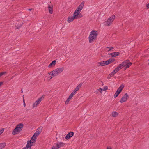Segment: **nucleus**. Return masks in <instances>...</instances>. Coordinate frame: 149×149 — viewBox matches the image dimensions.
<instances>
[{
    "mask_svg": "<svg viewBox=\"0 0 149 149\" xmlns=\"http://www.w3.org/2000/svg\"><path fill=\"white\" fill-rule=\"evenodd\" d=\"M23 127V124L22 123L17 125L13 130L12 132V134L13 135H15L16 134H17L22 130Z\"/></svg>",
    "mask_w": 149,
    "mask_h": 149,
    "instance_id": "obj_1",
    "label": "nucleus"
},
{
    "mask_svg": "<svg viewBox=\"0 0 149 149\" xmlns=\"http://www.w3.org/2000/svg\"><path fill=\"white\" fill-rule=\"evenodd\" d=\"M132 64V63L130 62L128 60H125L121 64H120L122 68L123 67H125V69L128 68Z\"/></svg>",
    "mask_w": 149,
    "mask_h": 149,
    "instance_id": "obj_2",
    "label": "nucleus"
},
{
    "mask_svg": "<svg viewBox=\"0 0 149 149\" xmlns=\"http://www.w3.org/2000/svg\"><path fill=\"white\" fill-rule=\"evenodd\" d=\"M115 18V15H112L109 18L107 21H105V25L107 26H110L114 20Z\"/></svg>",
    "mask_w": 149,
    "mask_h": 149,
    "instance_id": "obj_3",
    "label": "nucleus"
},
{
    "mask_svg": "<svg viewBox=\"0 0 149 149\" xmlns=\"http://www.w3.org/2000/svg\"><path fill=\"white\" fill-rule=\"evenodd\" d=\"M42 127L40 126L37 129V131L34 133L33 136L34 138L36 139L37 137L42 132Z\"/></svg>",
    "mask_w": 149,
    "mask_h": 149,
    "instance_id": "obj_4",
    "label": "nucleus"
},
{
    "mask_svg": "<svg viewBox=\"0 0 149 149\" xmlns=\"http://www.w3.org/2000/svg\"><path fill=\"white\" fill-rule=\"evenodd\" d=\"M124 87V85H122L119 87L114 95V97L115 98L116 97L120 94L123 90V88Z\"/></svg>",
    "mask_w": 149,
    "mask_h": 149,
    "instance_id": "obj_5",
    "label": "nucleus"
},
{
    "mask_svg": "<svg viewBox=\"0 0 149 149\" xmlns=\"http://www.w3.org/2000/svg\"><path fill=\"white\" fill-rule=\"evenodd\" d=\"M129 97V95L127 93H125L120 100L121 103L126 102Z\"/></svg>",
    "mask_w": 149,
    "mask_h": 149,
    "instance_id": "obj_6",
    "label": "nucleus"
},
{
    "mask_svg": "<svg viewBox=\"0 0 149 149\" xmlns=\"http://www.w3.org/2000/svg\"><path fill=\"white\" fill-rule=\"evenodd\" d=\"M65 143L62 142H58L57 143H55L54 146L56 147V149H59V148L61 147H63L65 145Z\"/></svg>",
    "mask_w": 149,
    "mask_h": 149,
    "instance_id": "obj_7",
    "label": "nucleus"
},
{
    "mask_svg": "<svg viewBox=\"0 0 149 149\" xmlns=\"http://www.w3.org/2000/svg\"><path fill=\"white\" fill-rule=\"evenodd\" d=\"M74 132H70L66 135L65 138L66 140H68L72 137L74 135Z\"/></svg>",
    "mask_w": 149,
    "mask_h": 149,
    "instance_id": "obj_8",
    "label": "nucleus"
},
{
    "mask_svg": "<svg viewBox=\"0 0 149 149\" xmlns=\"http://www.w3.org/2000/svg\"><path fill=\"white\" fill-rule=\"evenodd\" d=\"M41 98H39L38 99L35 101V102L33 104V108H34L37 106L42 101L41 100Z\"/></svg>",
    "mask_w": 149,
    "mask_h": 149,
    "instance_id": "obj_9",
    "label": "nucleus"
},
{
    "mask_svg": "<svg viewBox=\"0 0 149 149\" xmlns=\"http://www.w3.org/2000/svg\"><path fill=\"white\" fill-rule=\"evenodd\" d=\"M89 42L90 43L93 40V30H92L90 33L89 37Z\"/></svg>",
    "mask_w": 149,
    "mask_h": 149,
    "instance_id": "obj_10",
    "label": "nucleus"
},
{
    "mask_svg": "<svg viewBox=\"0 0 149 149\" xmlns=\"http://www.w3.org/2000/svg\"><path fill=\"white\" fill-rule=\"evenodd\" d=\"M120 53L118 52H116L112 53H110L108 54L109 55H111V57H114L119 55Z\"/></svg>",
    "mask_w": 149,
    "mask_h": 149,
    "instance_id": "obj_11",
    "label": "nucleus"
},
{
    "mask_svg": "<svg viewBox=\"0 0 149 149\" xmlns=\"http://www.w3.org/2000/svg\"><path fill=\"white\" fill-rule=\"evenodd\" d=\"M84 4V1L82 2L79 6L77 8V9L81 12L83 8Z\"/></svg>",
    "mask_w": 149,
    "mask_h": 149,
    "instance_id": "obj_12",
    "label": "nucleus"
},
{
    "mask_svg": "<svg viewBox=\"0 0 149 149\" xmlns=\"http://www.w3.org/2000/svg\"><path fill=\"white\" fill-rule=\"evenodd\" d=\"M80 11L78 10L77 9L75 10L74 12V13L73 14V16L77 19V17H78V16L79 15V13H80Z\"/></svg>",
    "mask_w": 149,
    "mask_h": 149,
    "instance_id": "obj_13",
    "label": "nucleus"
},
{
    "mask_svg": "<svg viewBox=\"0 0 149 149\" xmlns=\"http://www.w3.org/2000/svg\"><path fill=\"white\" fill-rule=\"evenodd\" d=\"M76 19L74 16L69 17L68 18L67 21L69 23L72 22L73 20Z\"/></svg>",
    "mask_w": 149,
    "mask_h": 149,
    "instance_id": "obj_14",
    "label": "nucleus"
},
{
    "mask_svg": "<svg viewBox=\"0 0 149 149\" xmlns=\"http://www.w3.org/2000/svg\"><path fill=\"white\" fill-rule=\"evenodd\" d=\"M102 89L100 88L99 89H97L95 91V93L97 95H99L102 93Z\"/></svg>",
    "mask_w": 149,
    "mask_h": 149,
    "instance_id": "obj_15",
    "label": "nucleus"
},
{
    "mask_svg": "<svg viewBox=\"0 0 149 149\" xmlns=\"http://www.w3.org/2000/svg\"><path fill=\"white\" fill-rule=\"evenodd\" d=\"M30 141H27V143L26 147L23 148L22 149H31V145H29L30 143Z\"/></svg>",
    "mask_w": 149,
    "mask_h": 149,
    "instance_id": "obj_16",
    "label": "nucleus"
},
{
    "mask_svg": "<svg viewBox=\"0 0 149 149\" xmlns=\"http://www.w3.org/2000/svg\"><path fill=\"white\" fill-rule=\"evenodd\" d=\"M52 72H53L52 74V76L53 77L56 76L59 74L56 69L52 71Z\"/></svg>",
    "mask_w": 149,
    "mask_h": 149,
    "instance_id": "obj_17",
    "label": "nucleus"
},
{
    "mask_svg": "<svg viewBox=\"0 0 149 149\" xmlns=\"http://www.w3.org/2000/svg\"><path fill=\"white\" fill-rule=\"evenodd\" d=\"M36 139H35L34 138L33 136L31 137V139L30 140H29L28 141H30V143L29 144V145H31V146H33V145L32 144L33 143L35 142Z\"/></svg>",
    "mask_w": 149,
    "mask_h": 149,
    "instance_id": "obj_18",
    "label": "nucleus"
},
{
    "mask_svg": "<svg viewBox=\"0 0 149 149\" xmlns=\"http://www.w3.org/2000/svg\"><path fill=\"white\" fill-rule=\"evenodd\" d=\"M56 63V60H54L52 61V62L49 65L48 67L51 68V67L54 66Z\"/></svg>",
    "mask_w": 149,
    "mask_h": 149,
    "instance_id": "obj_19",
    "label": "nucleus"
},
{
    "mask_svg": "<svg viewBox=\"0 0 149 149\" xmlns=\"http://www.w3.org/2000/svg\"><path fill=\"white\" fill-rule=\"evenodd\" d=\"M56 69L58 74H59L63 71L64 68H57Z\"/></svg>",
    "mask_w": 149,
    "mask_h": 149,
    "instance_id": "obj_20",
    "label": "nucleus"
},
{
    "mask_svg": "<svg viewBox=\"0 0 149 149\" xmlns=\"http://www.w3.org/2000/svg\"><path fill=\"white\" fill-rule=\"evenodd\" d=\"M98 35V33L96 31L94 30V41L96 39Z\"/></svg>",
    "mask_w": 149,
    "mask_h": 149,
    "instance_id": "obj_21",
    "label": "nucleus"
},
{
    "mask_svg": "<svg viewBox=\"0 0 149 149\" xmlns=\"http://www.w3.org/2000/svg\"><path fill=\"white\" fill-rule=\"evenodd\" d=\"M121 68H122V67L121 66V65L119 64L118 66H117L116 68L114 70L117 72L118 71L120 70Z\"/></svg>",
    "mask_w": 149,
    "mask_h": 149,
    "instance_id": "obj_22",
    "label": "nucleus"
},
{
    "mask_svg": "<svg viewBox=\"0 0 149 149\" xmlns=\"http://www.w3.org/2000/svg\"><path fill=\"white\" fill-rule=\"evenodd\" d=\"M6 146L5 143H0V149H2L4 148Z\"/></svg>",
    "mask_w": 149,
    "mask_h": 149,
    "instance_id": "obj_23",
    "label": "nucleus"
},
{
    "mask_svg": "<svg viewBox=\"0 0 149 149\" xmlns=\"http://www.w3.org/2000/svg\"><path fill=\"white\" fill-rule=\"evenodd\" d=\"M48 8L49 9V11L51 14H52L53 13L52 8L50 6V5H48Z\"/></svg>",
    "mask_w": 149,
    "mask_h": 149,
    "instance_id": "obj_24",
    "label": "nucleus"
},
{
    "mask_svg": "<svg viewBox=\"0 0 149 149\" xmlns=\"http://www.w3.org/2000/svg\"><path fill=\"white\" fill-rule=\"evenodd\" d=\"M118 115V113L116 112H113L112 114V116L113 117H116Z\"/></svg>",
    "mask_w": 149,
    "mask_h": 149,
    "instance_id": "obj_25",
    "label": "nucleus"
},
{
    "mask_svg": "<svg viewBox=\"0 0 149 149\" xmlns=\"http://www.w3.org/2000/svg\"><path fill=\"white\" fill-rule=\"evenodd\" d=\"M109 64L111 63H112L113 62L115 61V59L114 58H110L108 59Z\"/></svg>",
    "mask_w": 149,
    "mask_h": 149,
    "instance_id": "obj_26",
    "label": "nucleus"
},
{
    "mask_svg": "<svg viewBox=\"0 0 149 149\" xmlns=\"http://www.w3.org/2000/svg\"><path fill=\"white\" fill-rule=\"evenodd\" d=\"M101 66L105 65L104 61L100 62L98 63Z\"/></svg>",
    "mask_w": 149,
    "mask_h": 149,
    "instance_id": "obj_27",
    "label": "nucleus"
},
{
    "mask_svg": "<svg viewBox=\"0 0 149 149\" xmlns=\"http://www.w3.org/2000/svg\"><path fill=\"white\" fill-rule=\"evenodd\" d=\"M83 16H82V14L80 13H79V15H78V17H77V19H78V18H80L81 17H82Z\"/></svg>",
    "mask_w": 149,
    "mask_h": 149,
    "instance_id": "obj_28",
    "label": "nucleus"
},
{
    "mask_svg": "<svg viewBox=\"0 0 149 149\" xmlns=\"http://www.w3.org/2000/svg\"><path fill=\"white\" fill-rule=\"evenodd\" d=\"M104 63L105 65H108L109 64V60H107V61H104Z\"/></svg>",
    "mask_w": 149,
    "mask_h": 149,
    "instance_id": "obj_29",
    "label": "nucleus"
},
{
    "mask_svg": "<svg viewBox=\"0 0 149 149\" xmlns=\"http://www.w3.org/2000/svg\"><path fill=\"white\" fill-rule=\"evenodd\" d=\"M76 93L75 92H74V91H73L70 94V95L72 97H73V95Z\"/></svg>",
    "mask_w": 149,
    "mask_h": 149,
    "instance_id": "obj_30",
    "label": "nucleus"
},
{
    "mask_svg": "<svg viewBox=\"0 0 149 149\" xmlns=\"http://www.w3.org/2000/svg\"><path fill=\"white\" fill-rule=\"evenodd\" d=\"M107 48L109 49L108 51H109L114 48L113 47H107Z\"/></svg>",
    "mask_w": 149,
    "mask_h": 149,
    "instance_id": "obj_31",
    "label": "nucleus"
},
{
    "mask_svg": "<svg viewBox=\"0 0 149 149\" xmlns=\"http://www.w3.org/2000/svg\"><path fill=\"white\" fill-rule=\"evenodd\" d=\"M4 128H2L0 129V135L2 134L4 131Z\"/></svg>",
    "mask_w": 149,
    "mask_h": 149,
    "instance_id": "obj_32",
    "label": "nucleus"
},
{
    "mask_svg": "<svg viewBox=\"0 0 149 149\" xmlns=\"http://www.w3.org/2000/svg\"><path fill=\"white\" fill-rule=\"evenodd\" d=\"M6 73V72H0V77L3 75L5 74V73Z\"/></svg>",
    "mask_w": 149,
    "mask_h": 149,
    "instance_id": "obj_33",
    "label": "nucleus"
},
{
    "mask_svg": "<svg viewBox=\"0 0 149 149\" xmlns=\"http://www.w3.org/2000/svg\"><path fill=\"white\" fill-rule=\"evenodd\" d=\"M82 85V84L81 83H80L77 86V87L79 89L81 87V86Z\"/></svg>",
    "mask_w": 149,
    "mask_h": 149,
    "instance_id": "obj_34",
    "label": "nucleus"
},
{
    "mask_svg": "<svg viewBox=\"0 0 149 149\" xmlns=\"http://www.w3.org/2000/svg\"><path fill=\"white\" fill-rule=\"evenodd\" d=\"M79 89L77 87L73 90L76 93H77V91L79 90Z\"/></svg>",
    "mask_w": 149,
    "mask_h": 149,
    "instance_id": "obj_35",
    "label": "nucleus"
},
{
    "mask_svg": "<svg viewBox=\"0 0 149 149\" xmlns=\"http://www.w3.org/2000/svg\"><path fill=\"white\" fill-rule=\"evenodd\" d=\"M45 95H42V96L40 97V98H41V101H42L43 100V99L45 97Z\"/></svg>",
    "mask_w": 149,
    "mask_h": 149,
    "instance_id": "obj_36",
    "label": "nucleus"
},
{
    "mask_svg": "<svg viewBox=\"0 0 149 149\" xmlns=\"http://www.w3.org/2000/svg\"><path fill=\"white\" fill-rule=\"evenodd\" d=\"M70 100H68V99H67L66 100V101L65 102V104H68V102H69Z\"/></svg>",
    "mask_w": 149,
    "mask_h": 149,
    "instance_id": "obj_37",
    "label": "nucleus"
},
{
    "mask_svg": "<svg viewBox=\"0 0 149 149\" xmlns=\"http://www.w3.org/2000/svg\"><path fill=\"white\" fill-rule=\"evenodd\" d=\"M108 88V87L107 86H106L104 88L103 90L104 91L106 90Z\"/></svg>",
    "mask_w": 149,
    "mask_h": 149,
    "instance_id": "obj_38",
    "label": "nucleus"
},
{
    "mask_svg": "<svg viewBox=\"0 0 149 149\" xmlns=\"http://www.w3.org/2000/svg\"><path fill=\"white\" fill-rule=\"evenodd\" d=\"M114 74L113 73H112V72L111 73V74H110V77H112L114 75Z\"/></svg>",
    "mask_w": 149,
    "mask_h": 149,
    "instance_id": "obj_39",
    "label": "nucleus"
},
{
    "mask_svg": "<svg viewBox=\"0 0 149 149\" xmlns=\"http://www.w3.org/2000/svg\"><path fill=\"white\" fill-rule=\"evenodd\" d=\"M72 97L69 95L67 99H68V100H70L72 98Z\"/></svg>",
    "mask_w": 149,
    "mask_h": 149,
    "instance_id": "obj_40",
    "label": "nucleus"
},
{
    "mask_svg": "<svg viewBox=\"0 0 149 149\" xmlns=\"http://www.w3.org/2000/svg\"><path fill=\"white\" fill-rule=\"evenodd\" d=\"M146 7L147 8V9L149 8V3L146 5Z\"/></svg>",
    "mask_w": 149,
    "mask_h": 149,
    "instance_id": "obj_41",
    "label": "nucleus"
},
{
    "mask_svg": "<svg viewBox=\"0 0 149 149\" xmlns=\"http://www.w3.org/2000/svg\"><path fill=\"white\" fill-rule=\"evenodd\" d=\"M112 73H114V74H115L117 72H116L114 70H113V72H112Z\"/></svg>",
    "mask_w": 149,
    "mask_h": 149,
    "instance_id": "obj_42",
    "label": "nucleus"
},
{
    "mask_svg": "<svg viewBox=\"0 0 149 149\" xmlns=\"http://www.w3.org/2000/svg\"><path fill=\"white\" fill-rule=\"evenodd\" d=\"M3 84V82H0V86Z\"/></svg>",
    "mask_w": 149,
    "mask_h": 149,
    "instance_id": "obj_43",
    "label": "nucleus"
},
{
    "mask_svg": "<svg viewBox=\"0 0 149 149\" xmlns=\"http://www.w3.org/2000/svg\"><path fill=\"white\" fill-rule=\"evenodd\" d=\"M53 72H52V71L50 72L48 74H51L52 75V73Z\"/></svg>",
    "mask_w": 149,
    "mask_h": 149,
    "instance_id": "obj_44",
    "label": "nucleus"
},
{
    "mask_svg": "<svg viewBox=\"0 0 149 149\" xmlns=\"http://www.w3.org/2000/svg\"><path fill=\"white\" fill-rule=\"evenodd\" d=\"M107 149H111V148L110 147H107Z\"/></svg>",
    "mask_w": 149,
    "mask_h": 149,
    "instance_id": "obj_45",
    "label": "nucleus"
},
{
    "mask_svg": "<svg viewBox=\"0 0 149 149\" xmlns=\"http://www.w3.org/2000/svg\"><path fill=\"white\" fill-rule=\"evenodd\" d=\"M25 105H25V102H24V107H25Z\"/></svg>",
    "mask_w": 149,
    "mask_h": 149,
    "instance_id": "obj_46",
    "label": "nucleus"
},
{
    "mask_svg": "<svg viewBox=\"0 0 149 149\" xmlns=\"http://www.w3.org/2000/svg\"><path fill=\"white\" fill-rule=\"evenodd\" d=\"M52 76H51L50 77V79H51L52 78Z\"/></svg>",
    "mask_w": 149,
    "mask_h": 149,
    "instance_id": "obj_47",
    "label": "nucleus"
},
{
    "mask_svg": "<svg viewBox=\"0 0 149 149\" xmlns=\"http://www.w3.org/2000/svg\"><path fill=\"white\" fill-rule=\"evenodd\" d=\"M110 77H109V76H108L107 77V78H108V79H109V78H110Z\"/></svg>",
    "mask_w": 149,
    "mask_h": 149,
    "instance_id": "obj_48",
    "label": "nucleus"
},
{
    "mask_svg": "<svg viewBox=\"0 0 149 149\" xmlns=\"http://www.w3.org/2000/svg\"><path fill=\"white\" fill-rule=\"evenodd\" d=\"M20 27V26H19V27H17V29H19V28Z\"/></svg>",
    "mask_w": 149,
    "mask_h": 149,
    "instance_id": "obj_49",
    "label": "nucleus"
},
{
    "mask_svg": "<svg viewBox=\"0 0 149 149\" xmlns=\"http://www.w3.org/2000/svg\"><path fill=\"white\" fill-rule=\"evenodd\" d=\"M22 89H21V93H22L23 92V91H22Z\"/></svg>",
    "mask_w": 149,
    "mask_h": 149,
    "instance_id": "obj_50",
    "label": "nucleus"
},
{
    "mask_svg": "<svg viewBox=\"0 0 149 149\" xmlns=\"http://www.w3.org/2000/svg\"><path fill=\"white\" fill-rule=\"evenodd\" d=\"M28 10H31V9H29Z\"/></svg>",
    "mask_w": 149,
    "mask_h": 149,
    "instance_id": "obj_51",
    "label": "nucleus"
},
{
    "mask_svg": "<svg viewBox=\"0 0 149 149\" xmlns=\"http://www.w3.org/2000/svg\"><path fill=\"white\" fill-rule=\"evenodd\" d=\"M23 101L24 102H24V99H23Z\"/></svg>",
    "mask_w": 149,
    "mask_h": 149,
    "instance_id": "obj_52",
    "label": "nucleus"
}]
</instances>
